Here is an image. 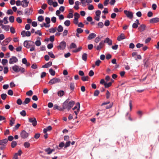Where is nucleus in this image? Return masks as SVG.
Instances as JSON below:
<instances>
[{"label":"nucleus","instance_id":"1","mask_svg":"<svg viewBox=\"0 0 159 159\" xmlns=\"http://www.w3.org/2000/svg\"><path fill=\"white\" fill-rule=\"evenodd\" d=\"M75 103L74 101L71 100L69 102V100L67 99L63 103L62 108H61L60 110L63 111L66 109L69 111L73 107Z\"/></svg>","mask_w":159,"mask_h":159},{"label":"nucleus","instance_id":"2","mask_svg":"<svg viewBox=\"0 0 159 159\" xmlns=\"http://www.w3.org/2000/svg\"><path fill=\"white\" fill-rule=\"evenodd\" d=\"M34 44V42L31 41L26 40L24 43V46L28 48H30L32 46V45Z\"/></svg>","mask_w":159,"mask_h":159},{"label":"nucleus","instance_id":"3","mask_svg":"<svg viewBox=\"0 0 159 159\" xmlns=\"http://www.w3.org/2000/svg\"><path fill=\"white\" fill-rule=\"evenodd\" d=\"M60 81L61 80L60 79L56 78H53L51 79L49 81L48 83L50 85H52L54 84L59 83Z\"/></svg>","mask_w":159,"mask_h":159},{"label":"nucleus","instance_id":"4","mask_svg":"<svg viewBox=\"0 0 159 159\" xmlns=\"http://www.w3.org/2000/svg\"><path fill=\"white\" fill-rule=\"evenodd\" d=\"M66 46V43L65 41H63L61 42L59 45L57 46V48L58 50H63L65 48Z\"/></svg>","mask_w":159,"mask_h":159},{"label":"nucleus","instance_id":"5","mask_svg":"<svg viewBox=\"0 0 159 159\" xmlns=\"http://www.w3.org/2000/svg\"><path fill=\"white\" fill-rule=\"evenodd\" d=\"M20 136L22 138L26 139L28 137L29 134L25 130H23L20 133Z\"/></svg>","mask_w":159,"mask_h":159},{"label":"nucleus","instance_id":"6","mask_svg":"<svg viewBox=\"0 0 159 159\" xmlns=\"http://www.w3.org/2000/svg\"><path fill=\"white\" fill-rule=\"evenodd\" d=\"M80 104L79 102H78L76 103V106L72 108V110H75L76 109H77V111H74V113L76 115L78 114V112H79L80 111Z\"/></svg>","mask_w":159,"mask_h":159},{"label":"nucleus","instance_id":"7","mask_svg":"<svg viewBox=\"0 0 159 159\" xmlns=\"http://www.w3.org/2000/svg\"><path fill=\"white\" fill-rule=\"evenodd\" d=\"M18 61L17 58L15 56H13L9 59V63L10 64L16 63Z\"/></svg>","mask_w":159,"mask_h":159},{"label":"nucleus","instance_id":"8","mask_svg":"<svg viewBox=\"0 0 159 159\" xmlns=\"http://www.w3.org/2000/svg\"><path fill=\"white\" fill-rule=\"evenodd\" d=\"M124 13L126 16L130 19H132L133 17V14L132 12L127 10L124 11Z\"/></svg>","mask_w":159,"mask_h":159},{"label":"nucleus","instance_id":"9","mask_svg":"<svg viewBox=\"0 0 159 159\" xmlns=\"http://www.w3.org/2000/svg\"><path fill=\"white\" fill-rule=\"evenodd\" d=\"M29 122L32 123V125L33 126H35L37 125V120L35 118H30L29 119Z\"/></svg>","mask_w":159,"mask_h":159},{"label":"nucleus","instance_id":"10","mask_svg":"<svg viewBox=\"0 0 159 159\" xmlns=\"http://www.w3.org/2000/svg\"><path fill=\"white\" fill-rule=\"evenodd\" d=\"M33 11L32 8H27L25 10V14L29 16L32 13Z\"/></svg>","mask_w":159,"mask_h":159},{"label":"nucleus","instance_id":"11","mask_svg":"<svg viewBox=\"0 0 159 159\" xmlns=\"http://www.w3.org/2000/svg\"><path fill=\"white\" fill-rule=\"evenodd\" d=\"M105 43L103 42V41H102L100 42L99 45L97 47L96 49L98 51L100 50L104 46Z\"/></svg>","mask_w":159,"mask_h":159},{"label":"nucleus","instance_id":"12","mask_svg":"<svg viewBox=\"0 0 159 159\" xmlns=\"http://www.w3.org/2000/svg\"><path fill=\"white\" fill-rule=\"evenodd\" d=\"M159 22V18L155 17L150 20L149 22L150 23L154 24Z\"/></svg>","mask_w":159,"mask_h":159},{"label":"nucleus","instance_id":"13","mask_svg":"<svg viewBox=\"0 0 159 159\" xmlns=\"http://www.w3.org/2000/svg\"><path fill=\"white\" fill-rule=\"evenodd\" d=\"M104 43H107L109 45H111L112 44V41L108 38H107L103 41Z\"/></svg>","mask_w":159,"mask_h":159},{"label":"nucleus","instance_id":"14","mask_svg":"<svg viewBox=\"0 0 159 159\" xmlns=\"http://www.w3.org/2000/svg\"><path fill=\"white\" fill-rule=\"evenodd\" d=\"M29 2L26 0H24L21 2V5L23 7H26L28 6Z\"/></svg>","mask_w":159,"mask_h":159},{"label":"nucleus","instance_id":"15","mask_svg":"<svg viewBox=\"0 0 159 159\" xmlns=\"http://www.w3.org/2000/svg\"><path fill=\"white\" fill-rule=\"evenodd\" d=\"M96 36V35L94 33H92L89 34L88 37L87 39L89 40H90L95 38Z\"/></svg>","mask_w":159,"mask_h":159},{"label":"nucleus","instance_id":"16","mask_svg":"<svg viewBox=\"0 0 159 159\" xmlns=\"http://www.w3.org/2000/svg\"><path fill=\"white\" fill-rule=\"evenodd\" d=\"M125 39V35L124 34H121L118 37L117 39L119 41H120L121 40Z\"/></svg>","mask_w":159,"mask_h":159},{"label":"nucleus","instance_id":"17","mask_svg":"<svg viewBox=\"0 0 159 159\" xmlns=\"http://www.w3.org/2000/svg\"><path fill=\"white\" fill-rule=\"evenodd\" d=\"M12 68L13 70L16 73L18 72V69L19 68V66L17 65H15L12 67Z\"/></svg>","mask_w":159,"mask_h":159},{"label":"nucleus","instance_id":"18","mask_svg":"<svg viewBox=\"0 0 159 159\" xmlns=\"http://www.w3.org/2000/svg\"><path fill=\"white\" fill-rule=\"evenodd\" d=\"M146 28V26L143 24L141 25L138 28V29L141 32H142L144 31Z\"/></svg>","mask_w":159,"mask_h":159},{"label":"nucleus","instance_id":"19","mask_svg":"<svg viewBox=\"0 0 159 159\" xmlns=\"http://www.w3.org/2000/svg\"><path fill=\"white\" fill-rule=\"evenodd\" d=\"M52 65V63L51 61H49L48 62L45 64L44 65L42 66V68H48L49 66H51Z\"/></svg>","mask_w":159,"mask_h":159},{"label":"nucleus","instance_id":"20","mask_svg":"<svg viewBox=\"0 0 159 159\" xmlns=\"http://www.w3.org/2000/svg\"><path fill=\"white\" fill-rule=\"evenodd\" d=\"M11 40V38H8L6 39L3 42V44L7 45L9 42Z\"/></svg>","mask_w":159,"mask_h":159},{"label":"nucleus","instance_id":"21","mask_svg":"<svg viewBox=\"0 0 159 159\" xmlns=\"http://www.w3.org/2000/svg\"><path fill=\"white\" fill-rule=\"evenodd\" d=\"M8 140L7 139H4L1 140H0V145H5L7 142Z\"/></svg>","mask_w":159,"mask_h":159},{"label":"nucleus","instance_id":"22","mask_svg":"<svg viewBox=\"0 0 159 159\" xmlns=\"http://www.w3.org/2000/svg\"><path fill=\"white\" fill-rule=\"evenodd\" d=\"M31 99L30 98H25L24 101L23 102V104L25 105V104H28L30 102Z\"/></svg>","mask_w":159,"mask_h":159},{"label":"nucleus","instance_id":"23","mask_svg":"<svg viewBox=\"0 0 159 159\" xmlns=\"http://www.w3.org/2000/svg\"><path fill=\"white\" fill-rule=\"evenodd\" d=\"M56 27L54 28H51L49 30V31L50 33H54L57 30Z\"/></svg>","mask_w":159,"mask_h":159},{"label":"nucleus","instance_id":"24","mask_svg":"<svg viewBox=\"0 0 159 159\" xmlns=\"http://www.w3.org/2000/svg\"><path fill=\"white\" fill-rule=\"evenodd\" d=\"M18 72H20L22 73L25 72V70L24 68L19 66V68L18 69Z\"/></svg>","mask_w":159,"mask_h":159},{"label":"nucleus","instance_id":"25","mask_svg":"<svg viewBox=\"0 0 159 159\" xmlns=\"http://www.w3.org/2000/svg\"><path fill=\"white\" fill-rule=\"evenodd\" d=\"M87 58V54L86 53H84L82 56V59L84 61H86Z\"/></svg>","mask_w":159,"mask_h":159},{"label":"nucleus","instance_id":"26","mask_svg":"<svg viewBox=\"0 0 159 159\" xmlns=\"http://www.w3.org/2000/svg\"><path fill=\"white\" fill-rule=\"evenodd\" d=\"M89 77L88 76H82L81 77V80L83 81H88Z\"/></svg>","mask_w":159,"mask_h":159},{"label":"nucleus","instance_id":"27","mask_svg":"<svg viewBox=\"0 0 159 159\" xmlns=\"http://www.w3.org/2000/svg\"><path fill=\"white\" fill-rule=\"evenodd\" d=\"M64 94V92L63 90H60L57 93L58 95L60 97H62Z\"/></svg>","mask_w":159,"mask_h":159},{"label":"nucleus","instance_id":"28","mask_svg":"<svg viewBox=\"0 0 159 159\" xmlns=\"http://www.w3.org/2000/svg\"><path fill=\"white\" fill-rule=\"evenodd\" d=\"M70 88L72 90H73L75 88V84L73 82H71L70 84Z\"/></svg>","mask_w":159,"mask_h":159},{"label":"nucleus","instance_id":"29","mask_svg":"<svg viewBox=\"0 0 159 159\" xmlns=\"http://www.w3.org/2000/svg\"><path fill=\"white\" fill-rule=\"evenodd\" d=\"M63 27L61 25H59L57 29V31L59 32H61L63 31Z\"/></svg>","mask_w":159,"mask_h":159},{"label":"nucleus","instance_id":"30","mask_svg":"<svg viewBox=\"0 0 159 159\" xmlns=\"http://www.w3.org/2000/svg\"><path fill=\"white\" fill-rule=\"evenodd\" d=\"M15 119L13 118H12V117L11 118V119L10 121V125L11 126H12L15 123Z\"/></svg>","mask_w":159,"mask_h":159},{"label":"nucleus","instance_id":"31","mask_svg":"<svg viewBox=\"0 0 159 159\" xmlns=\"http://www.w3.org/2000/svg\"><path fill=\"white\" fill-rule=\"evenodd\" d=\"M49 71L50 74L52 76H54L55 74V71L51 68L49 70Z\"/></svg>","mask_w":159,"mask_h":159},{"label":"nucleus","instance_id":"32","mask_svg":"<svg viewBox=\"0 0 159 159\" xmlns=\"http://www.w3.org/2000/svg\"><path fill=\"white\" fill-rule=\"evenodd\" d=\"M24 146L25 148H29L30 146V144L28 142H26L24 143Z\"/></svg>","mask_w":159,"mask_h":159},{"label":"nucleus","instance_id":"33","mask_svg":"<svg viewBox=\"0 0 159 159\" xmlns=\"http://www.w3.org/2000/svg\"><path fill=\"white\" fill-rule=\"evenodd\" d=\"M112 83L111 82H110L108 83H105V84H104V85L105 87L106 88H108L109 87H110Z\"/></svg>","mask_w":159,"mask_h":159},{"label":"nucleus","instance_id":"34","mask_svg":"<svg viewBox=\"0 0 159 159\" xmlns=\"http://www.w3.org/2000/svg\"><path fill=\"white\" fill-rule=\"evenodd\" d=\"M64 24L66 26H68L70 25V22L69 20H67L64 22Z\"/></svg>","mask_w":159,"mask_h":159},{"label":"nucleus","instance_id":"35","mask_svg":"<svg viewBox=\"0 0 159 159\" xmlns=\"http://www.w3.org/2000/svg\"><path fill=\"white\" fill-rule=\"evenodd\" d=\"M102 39V37L100 36H98L96 37L95 39V42L97 43H98L99 41H100Z\"/></svg>","mask_w":159,"mask_h":159},{"label":"nucleus","instance_id":"36","mask_svg":"<svg viewBox=\"0 0 159 159\" xmlns=\"http://www.w3.org/2000/svg\"><path fill=\"white\" fill-rule=\"evenodd\" d=\"M44 151L47 152V154H50L51 153V148H48L44 150Z\"/></svg>","mask_w":159,"mask_h":159},{"label":"nucleus","instance_id":"37","mask_svg":"<svg viewBox=\"0 0 159 159\" xmlns=\"http://www.w3.org/2000/svg\"><path fill=\"white\" fill-rule=\"evenodd\" d=\"M76 44L74 43H72L70 45V48L72 49L73 48H76Z\"/></svg>","mask_w":159,"mask_h":159},{"label":"nucleus","instance_id":"38","mask_svg":"<svg viewBox=\"0 0 159 159\" xmlns=\"http://www.w3.org/2000/svg\"><path fill=\"white\" fill-rule=\"evenodd\" d=\"M17 145V143L15 141H13L11 143V147L12 148H15Z\"/></svg>","mask_w":159,"mask_h":159},{"label":"nucleus","instance_id":"39","mask_svg":"<svg viewBox=\"0 0 159 159\" xmlns=\"http://www.w3.org/2000/svg\"><path fill=\"white\" fill-rule=\"evenodd\" d=\"M82 49V48L81 47H80L78 48L77 49L74 50L73 52L75 53H76L80 51Z\"/></svg>","mask_w":159,"mask_h":159},{"label":"nucleus","instance_id":"40","mask_svg":"<svg viewBox=\"0 0 159 159\" xmlns=\"http://www.w3.org/2000/svg\"><path fill=\"white\" fill-rule=\"evenodd\" d=\"M8 17H5L3 19V22L5 24H6L8 23V21L7 20Z\"/></svg>","mask_w":159,"mask_h":159},{"label":"nucleus","instance_id":"41","mask_svg":"<svg viewBox=\"0 0 159 159\" xmlns=\"http://www.w3.org/2000/svg\"><path fill=\"white\" fill-rule=\"evenodd\" d=\"M7 62L8 61L6 59H3L2 61V63L3 65H5Z\"/></svg>","mask_w":159,"mask_h":159},{"label":"nucleus","instance_id":"42","mask_svg":"<svg viewBox=\"0 0 159 159\" xmlns=\"http://www.w3.org/2000/svg\"><path fill=\"white\" fill-rule=\"evenodd\" d=\"M16 103L19 105H21L23 104L20 98H18L16 101Z\"/></svg>","mask_w":159,"mask_h":159},{"label":"nucleus","instance_id":"43","mask_svg":"<svg viewBox=\"0 0 159 159\" xmlns=\"http://www.w3.org/2000/svg\"><path fill=\"white\" fill-rule=\"evenodd\" d=\"M48 55L52 58H54L55 57V56L52 52H48Z\"/></svg>","mask_w":159,"mask_h":159},{"label":"nucleus","instance_id":"44","mask_svg":"<svg viewBox=\"0 0 159 159\" xmlns=\"http://www.w3.org/2000/svg\"><path fill=\"white\" fill-rule=\"evenodd\" d=\"M9 20L11 23H13L14 22V17L13 16H11L9 18Z\"/></svg>","mask_w":159,"mask_h":159},{"label":"nucleus","instance_id":"45","mask_svg":"<svg viewBox=\"0 0 159 159\" xmlns=\"http://www.w3.org/2000/svg\"><path fill=\"white\" fill-rule=\"evenodd\" d=\"M26 94L29 96H31L33 94V92L31 90H30L26 93Z\"/></svg>","mask_w":159,"mask_h":159},{"label":"nucleus","instance_id":"46","mask_svg":"<svg viewBox=\"0 0 159 159\" xmlns=\"http://www.w3.org/2000/svg\"><path fill=\"white\" fill-rule=\"evenodd\" d=\"M20 114L23 116H25L26 115V113L25 111L23 110L20 112Z\"/></svg>","mask_w":159,"mask_h":159},{"label":"nucleus","instance_id":"47","mask_svg":"<svg viewBox=\"0 0 159 159\" xmlns=\"http://www.w3.org/2000/svg\"><path fill=\"white\" fill-rule=\"evenodd\" d=\"M70 141H68L66 142L64 148H66L68 147H69L70 144Z\"/></svg>","mask_w":159,"mask_h":159},{"label":"nucleus","instance_id":"48","mask_svg":"<svg viewBox=\"0 0 159 159\" xmlns=\"http://www.w3.org/2000/svg\"><path fill=\"white\" fill-rule=\"evenodd\" d=\"M44 20L43 17L42 16H39L38 18V20L40 22Z\"/></svg>","mask_w":159,"mask_h":159},{"label":"nucleus","instance_id":"49","mask_svg":"<svg viewBox=\"0 0 159 159\" xmlns=\"http://www.w3.org/2000/svg\"><path fill=\"white\" fill-rule=\"evenodd\" d=\"M99 93V91L98 90H97L94 91L93 95L94 96H98Z\"/></svg>","mask_w":159,"mask_h":159},{"label":"nucleus","instance_id":"50","mask_svg":"<svg viewBox=\"0 0 159 159\" xmlns=\"http://www.w3.org/2000/svg\"><path fill=\"white\" fill-rule=\"evenodd\" d=\"M13 13V12L11 9H9L7 11V14L8 15H12Z\"/></svg>","mask_w":159,"mask_h":159},{"label":"nucleus","instance_id":"51","mask_svg":"<svg viewBox=\"0 0 159 159\" xmlns=\"http://www.w3.org/2000/svg\"><path fill=\"white\" fill-rule=\"evenodd\" d=\"M76 32L80 34L82 33L83 32V30L80 28H78L77 29Z\"/></svg>","mask_w":159,"mask_h":159},{"label":"nucleus","instance_id":"52","mask_svg":"<svg viewBox=\"0 0 159 159\" xmlns=\"http://www.w3.org/2000/svg\"><path fill=\"white\" fill-rule=\"evenodd\" d=\"M7 96L6 94L2 93L1 95V97L2 99L4 100L6 99Z\"/></svg>","mask_w":159,"mask_h":159},{"label":"nucleus","instance_id":"53","mask_svg":"<svg viewBox=\"0 0 159 159\" xmlns=\"http://www.w3.org/2000/svg\"><path fill=\"white\" fill-rule=\"evenodd\" d=\"M10 32L12 34H14L16 32L15 29L13 27H11L10 28Z\"/></svg>","mask_w":159,"mask_h":159},{"label":"nucleus","instance_id":"54","mask_svg":"<svg viewBox=\"0 0 159 159\" xmlns=\"http://www.w3.org/2000/svg\"><path fill=\"white\" fill-rule=\"evenodd\" d=\"M74 18H76L77 19H78L79 18L80 16L79 14L77 12H75L74 13Z\"/></svg>","mask_w":159,"mask_h":159},{"label":"nucleus","instance_id":"55","mask_svg":"<svg viewBox=\"0 0 159 159\" xmlns=\"http://www.w3.org/2000/svg\"><path fill=\"white\" fill-rule=\"evenodd\" d=\"M45 21L47 24H49L50 23V18L46 17L45 19Z\"/></svg>","mask_w":159,"mask_h":159},{"label":"nucleus","instance_id":"56","mask_svg":"<svg viewBox=\"0 0 159 159\" xmlns=\"http://www.w3.org/2000/svg\"><path fill=\"white\" fill-rule=\"evenodd\" d=\"M104 25L106 26H108L110 25V21L108 20H106L104 23Z\"/></svg>","mask_w":159,"mask_h":159},{"label":"nucleus","instance_id":"57","mask_svg":"<svg viewBox=\"0 0 159 159\" xmlns=\"http://www.w3.org/2000/svg\"><path fill=\"white\" fill-rule=\"evenodd\" d=\"M110 93L109 92V91L108 90H107V93H106V97L107 99H108L110 96Z\"/></svg>","mask_w":159,"mask_h":159},{"label":"nucleus","instance_id":"58","mask_svg":"<svg viewBox=\"0 0 159 159\" xmlns=\"http://www.w3.org/2000/svg\"><path fill=\"white\" fill-rule=\"evenodd\" d=\"M16 21L19 23H21L22 22V20L20 17H18L16 18Z\"/></svg>","mask_w":159,"mask_h":159},{"label":"nucleus","instance_id":"59","mask_svg":"<svg viewBox=\"0 0 159 159\" xmlns=\"http://www.w3.org/2000/svg\"><path fill=\"white\" fill-rule=\"evenodd\" d=\"M94 75V72L93 71V70H90L89 73V75L91 77V76H93Z\"/></svg>","mask_w":159,"mask_h":159},{"label":"nucleus","instance_id":"60","mask_svg":"<svg viewBox=\"0 0 159 159\" xmlns=\"http://www.w3.org/2000/svg\"><path fill=\"white\" fill-rule=\"evenodd\" d=\"M35 44L37 46H39L41 45V42L40 40H37L35 42Z\"/></svg>","mask_w":159,"mask_h":159},{"label":"nucleus","instance_id":"61","mask_svg":"<svg viewBox=\"0 0 159 159\" xmlns=\"http://www.w3.org/2000/svg\"><path fill=\"white\" fill-rule=\"evenodd\" d=\"M101 13V11L99 10L95 12L96 15L97 16H100Z\"/></svg>","mask_w":159,"mask_h":159},{"label":"nucleus","instance_id":"62","mask_svg":"<svg viewBox=\"0 0 159 159\" xmlns=\"http://www.w3.org/2000/svg\"><path fill=\"white\" fill-rule=\"evenodd\" d=\"M7 93L8 95L10 96H12L13 95V93L11 90L10 89L8 90Z\"/></svg>","mask_w":159,"mask_h":159},{"label":"nucleus","instance_id":"63","mask_svg":"<svg viewBox=\"0 0 159 159\" xmlns=\"http://www.w3.org/2000/svg\"><path fill=\"white\" fill-rule=\"evenodd\" d=\"M101 62V61L99 60H98L95 62V65L97 66H99Z\"/></svg>","mask_w":159,"mask_h":159},{"label":"nucleus","instance_id":"64","mask_svg":"<svg viewBox=\"0 0 159 159\" xmlns=\"http://www.w3.org/2000/svg\"><path fill=\"white\" fill-rule=\"evenodd\" d=\"M53 47V45L52 43L48 44L47 45L48 48L49 49H51Z\"/></svg>","mask_w":159,"mask_h":159}]
</instances>
